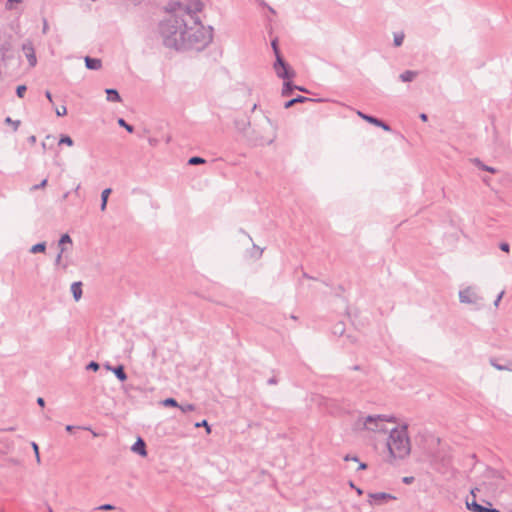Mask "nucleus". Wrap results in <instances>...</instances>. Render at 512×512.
<instances>
[{
  "instance_id": "obj_1",
  "label": "nucleus",
  "mask_w": 512,
  "mask_h": 512,
  "mask_svg": "<svg viewBox=\"0 0 512 512\" xmlns=\"http://www.w3.org/2000/svg\"><path fill=\"white\" fill-rule=\"evenodd\" d=\"M158 30L166 47L177 51L192 49V27H188L179 15H169L167 19L160 21Z\"/></svg>"
},
{
  "instance_id": "obj_2",
  "label": "nucleus",
  "mask_w": 512,
  "mask_h": 512,
  "mask_svg": "<svg viewBox=\"0 0 512 512\" xmlns=\"http://www.w3.org/2000/svg\"><path fill=\"white\" fill-rule=\"evenodd\" d=\"M408 425L403 424L400 428H393L389 432L387 442L389 454L394 459H404L410 454L411 446L408 437Z\"/></svg>"
},
{
  "instance_id": "obj_3",
  "label": "nucleus",
  "mask_w": 512,
  "mask_h": 512,
  "mask_svg": "<svg viewBox=\"0 0 512 512\" xmlns=\"http://www.w3.org/2000/svg\"><path fill=\"white\" fill-rule=\"evenodd\" d=\"M214 37L212 25H204L200 16H194V51H203Z\"/></svg>"
},
{
  "instance_id": "obj_4",
  "label": "nucleus",
  "mask_w": 512,
  "mask_h": 512,
  "mask_svg": "<svg viewBox=\"0 0 512 512\" xmlns=\"http://www.w3.org/2000/svg\"><path fill=\"white\" fill-rule=\"evenodd\" d=\"M273 69L277 77L283 81L293 79L296 76L295 70L283 56L275 58Z\"/></svg>"
},
{
  "instance_id": "obj_5",
  "label": "nucleus",
  "mask_w": 512,
  "mask_h": 512,
  "mask_svg": "<svg viewBox=\"0 0 512 512\" xmlns=\"http://www.w3.org/2000/svg\"><path fill=\"white\" fill-rule=\"evenodd\" d=\"M459 300L461 303L480 305L483 299L473 288L467 287L459 291Z\"/></svg>"
},
{
  "instance_id": "obj_6",
  "label": "nucleus",
  "mask_w": 512,
  "mask_h": 512,
  "mask_svg": "<svg viewBox=\"0 0 512 512\" xmlns=\"http://www.w3.org/2000/svg\"><path fill=\"white\" fill-rule=\"evenodd\" d=\"M165 10L169 13V15H178L177 12L184 11L188 16L192 18V3L183 4L180 1H170L168 2Z\"/></svg>"
},
{
  "instance_id": "obj_7",
  "label": "nucleus",
  "mask_w": 512,
  "mask_h": 512,
  "mask_svg": "<svg viewBox=\"0 0 512 512\" xmlns=\"http://www.w3.org/2000/svg\"><path fill=\"white\" fill-rule=\"evenodd\" d=\"M358 115L366 122H368L376 127L382 128L384 131H387V132L392 131L391 126L387 122L383 121L382 119H380L374 115L366 114L362 111H358Z\"/></svg>"
},
{
  "instance_id": "obj_8",
  "label": "nucleus",
  "mask_w": 512,
  "mask_h": 512,
  "mask_svg": "<svg viewBox=\"0 0 512 512\" xmlns=\"http://www.w3.org/2000/svg\"><path fill=\"white\" fill-rule=\"evenodd\" d=\"M322 101H323L322 98L315 99V98H309V97H306L303 95H296L295 97H292L289 100L285 101L283 104V107L285 109H290L291 107H293L296 104L306 103V102H322Z\"/></svg>"
},
{
  "instance_id": "obj_9",
  "label": "nucleus",
  "mask_w": 512,
  "mask_h": 512,
  "mask_svg": "<svg viewBox=\"0 0 512 512\" xmlns=\"http://www.w3.org/2000/svg\"><path fill=\"white\" fill-rule=\"evenodd\" d=\"M368 496L371 500V503L375 505H380L388 500L395 499L393 495L386 492L369 493Z\"/></svg>"
},
{
  "instance_id": "obj_10",
  "label": "nucleus",
  "mask_w": 512,
  "mask_h": 512,
  "mask_svg": "<svg viewBox=\"0 0 512 512\" xmlns=\"http://www.w3.org/2000/svg\"><path fill=\"white\" fill-rule=\"evenodd\" d=\"M22 49L25 53V56L28 60L29 65L31 67H34L37 63V58H36L35 49H34L32 43L31 42L24 43L22 45Z\"/></svg>"
},
{
  "instance_id": "obj_11",
  "label": "nucleus",
  "mask_w": 512,
  "mask_h": 512,
  "mask_svg": "<svg viewBox=\"0 0 512 512\" xmlns=\"http://www.w3.org/2000/svg\"><path fill=\"white\" fill-rule=\"evenodd\" d=\"M105 368L112 371L119 381L124 382L127 380V374L125 372L123 365H117L115 367H112L109 364H106Z\"/></svg>"
},
{
  "instance_id": "obj_12",
  "label": "nucleus",
  "mask_w": 512,
  "mask_h": 512,
  "mask_svg": "<svg viewBox=\"0 0 512 512\" xmlns=\"http://www.w3.org/2000/svg\"><path fill=\"white\" fill-rule=\"evenodd\" d=\"M84 62H85V67L88 70L97 71L102 67V61L100 58L85 56Z\"/></svg>"
},
{
  "instance_id": "obj_13",
  "label": "nucleus",
  "mask_w": 512,
  "mask_h": 512,
  "mask_svg": "<svg viewBox=\"0 0 512 512\" xmlns=\"http://www.w3.org/2000/svg\"><path fill=\"white\" fill-rule=\"evenodd\" d=\"M377 420H380L382 421V423L384 422H392V423H395L397 421L396 417L393 416V415H383V414H379V415H368L366 417V423H370L372 424V422H375Z\"/></svg>"
},
{
  "instance_id": "obj_14",
  "label": "nucleus",
  "mask_w": 512,
  "mask_h": 512,
  "mask_svg": "<svg viewBox=\"0 0 512 512\" xmlns=\"http://www.w3.org/2000/svg\"><path fill=\"white\" fill-rule=\"evenodd\" d=\"M295 88H297V84L293 82V79L290 80H284L281 90V95L283 97H290L292 96L293 92L295 91Z\"/></svg>"
},
{
  "instance_id": "obj_15",
  "label": "nucleus",
  "mask_w": 512,
  "mask_h": 512,
  "mask_svg": "<svg viewBox=\"0 0 512 512\" xmlns=\"http://www.w3.org/2000/svg\"><path fill=\"white\" fill-rule=\"evenodd\" d=\"M131 450L141 456H146V444L142 438H138L137 441L132 445Z\"/></svg>"
},
{
  "instance_id": "obj_16",
  "label": "nucleus",
  "mask_w": 512,
  "mask_h": 512,
  "mask_svg": "<svg viewBox=\"0 0 512 512\" xmlns=\"http://www.w3.org/2000/svg\"><path fill=\"white\" fill-rule=\"evenodd\" d=\"M106 99L109 102H121L122 98L119 91L115 88H106Z\"/></svg>"
},
{
  "instance_id": "obj_17",
  "label": "nucleus",
  "mask_w": 512,
  "mask_h": 512,
  "mask_svg": "<svg viewBox=\"0 0 512 512\" xmlns=\"http://www.w3.org/2000/svg\"><path fill=\"white\" fill-rule=\"evenodd\" d=\"M364 427L367 430H370V431H373V432H386L387 431L385 429V427H384V423H382V421H380V420L372 422V424L366 423V420H365L364 421Z\"/></svg>"
},
{
  "instance_id": "obj_18",
  "label": "nucleus",
  "mask_w": 512,
  "mask_h": 512,
  "mask_svg": "<svg viewBox=\"0 0 512 512\" xmlns=\"http://www.w3.org/2000/svg\"><path fill=\"white\" fill-rule=\"evenodd\" d=\"M12 45L10 41L5 40L0 44V53L2 61H6L10 57L9 53L11 51Z\"/></svg>"
},
{
  "instance_id": "obj_19",
  "label": "nucleus",
  "mask_w": 512,
  "mask_h": 512,
  "mask_svg": "<svg viewBox=\"0 0 512 512\" xmlns=\"http://www.w3.org/2000/svg\"><path fill=\"white\" fill-rule=\"evenodd\" d=\"M418 75L417 71L414 70H405L399 75V79L402 82H411L413 81L416 76Z\"/></svg>"
},
{
  "instance_id": "obj_20",
  "label": "nucleus",
  "mask_w": 512,
  "mask_h": 512,
  "mask_svg": "<svg viewBox=\"0 0 512 512\" xmlns=\"http://www.w3.org/2000/svg\"><path fill=\"white\" fill-rule=\"evenodd\" d=\"M71 292L76 301L80 300V298L82 296V283L81 282L72 283Z\"/></svg>"
},
{
  "instance_id": "obj_21",
  "label": "nucleus",
  "mask_w": 512,
  "mask_h": 512,
  "mask_svg": "<svg viewBox=\"0 0 512 512\" xmlns=\"http://www.w3.org/2000/svg\"><path fill=\"white\" fill-rule=\"evenodd\" d=\"M111 193H112V189L111 188H106V189H104L102 191V193H101V205H100L101 211H105L106 210L108 198H109Z\"/></svg>"
},
{
  "instance_id": "obj_22",
  "label": "nucleus",
  "mask_w": 512,
  "mask_h": 512,
  "mask_svg": "<svg viewBox=\"0 0 512 512\" xmlns=\"http://www.w3.org/2000/svg\"><path fill=\"white\" fill-rule=\"evenodd\" d=\"M271 48L273 50L275 58L283 56L279 47L278 37H275L271 40Z\"/></svg>"
},
{
  "instance_id": "obj_23",
  "label": "nucleus",
  "mask_w": 512,
  "mask_h": 512,
  "mask_svg": "<svg viewBox=\"0 0 512 512\" xmlns=\"http://www.w3.org/2000/svg\"><path fill=\"white\" fill-rule=\"evenodd\" d=\"M467 508L473 512H485V506L473 500L471 503L467 502Z\"/></svg>"
},
{
  "instance_id": "obj_24",
  "label": "nucleus",
  "mask_w": 512,
  "mask_h": 512,
  "mask_svg": "<svg viewBox=\"0 0 512 512\" xmlns=\"http://www.w3.org/2000/svg\"><path fill=\"white\" fill-rule=\"evenodd\" d=\"M46 250V242H39L30 248V253H43Z\"/></svg>"
},
{
  "instance_id": "obj_25",
  "label": "nucleus",
  "mask_w": 512,
  "mask_h": 512,
  "mask_svg": "<svg viewBox=\"0 0 512 512\" xmlns=\"http://www.w3.org/2000/svg\"><path fill=\"white\" fill-rule=\"evenodd\" d=\"M117 124L124 128L128 133H133L134 132V126L127 123L126 120L124 118H118L117 119Z\"/></svg>"
},
{
  "instance_id": "obj_26",
  "label": "nucleus",
  "mask_w": 512,
  "mask_h": 512,
  "mask_svg": "<svg viewBox=\"0 0 512 512\" xmlns=\"http://www.w3.org/2000/svg\"><path fill=\"white\" fill-rule=\"evenodd\" d=\"M62 144H65L67 146H72L73 139L67 134H61L59 140L57 141V145L60 146Z\"/></svg>"
},
{
  "instance_id": "obj_27",
  "label": "nucleus",
  "mask_w": 512,
  "mask_h": 512,
  "mask_svg": "<svg viewBox=\"0 0 512 512\" xmlns=\"http://www.w3.org/2000/svg\"><path fill=\"white\" fill-rule=\"evenodd\" d=\"M404 37L405 36H404L403 32H396V33H394L393 45L395 47H400L403 44Z\"/></svg>"
},
{
  "instance_id": "obj_28",
  "label": "nucleus",
  "mask_w": 512,
  "mask_h": 512,
  "mask_svg": "<svg viewBox=\"0 0 512 512\" xmlns=\"http://www.w3.org/2000/svg\"><path fill=\"white\" fill-rule=\"evenodd\" d=\"M474 163L476 164V166L480 170L487 171V172H490V173H496L497 172L496 168H494L492 166L485 165L484 162H474Z\"/></svg>"
},
{
  "instance_id": "obj_29",
  "label": "nucleus",
  "mask_w": 512,
  "mask_h": 512,
  "mask_svg": "<svg viewBox=\"0 0 512 512\" xmlns=\"http://www.w3.org/2000/svg\"><path fill=\"white\" fill-rule=\"evenodd\" d=\"M65 244H72V239L67 233L63 234L58 242L60 248L64 247Z\"/></svg>"
},
{
  "instance_id": "obj_30",
  "label": "nucleus",
  "mask_w": 512,
  "mask_h": 512,
  "mask_svg": "<svg viewBox=\"0 0 512 512\" xmlns=\"http://www.w3.org/2000/svg\"><path fill=\"white\" fill-rule=\"evenodd\" d=\"M26 91L27 86L25 84H20L15 89L16 96L19 98H24Z\"/></svg>"
},
{
  "instance_id": "obj_31",
  "label": "nucleus",
  "mask_w": 512,
  "mask_h": 512,
  "mask_svg": "<svg viewBox=\"0 0 512 512\" xmlns=\"http://www.w3.org/2000/svg\"><path fill=\"white\" fill-rule=\"evenodd\" d=\"M262 253H263V249H261L260 247H258L255 244H253V248H252V251L250 253V256L255 258V259H259L262 256Z\"/></svg>"
},
{
  "instance_id": "obj_32",
  "label": "nucleus",
  "mask_w": 512,
  "mask_h": 512,
  "mask_svg": "<svg viewBox=\"0 0 512 512\" xmlns=\"http://www.w3.org/2000/svg\"><path fill=\"white\" fill-rule=\"evenodd\" d=\"M204 9V3L201 0H194V16H198V13Z\"/></svg>"
},
{
  "instance_id": "obj_33",
  "label": "nucleus",
  "mask_w": 512,
  "mask_h": 512,
  "mask_svg": "<svg viewBox=\"0 0 512 512\" xmlns=\"http://www.w3.org/2000/svg\"><path fill=\"white\" fill-rule=\"evenodd\" d=\"M199 427H205L207 434L211 433V426L207 423L206 420L194 422V428H199Z\"/></svg>"
},
{
  "instance_id": "obj_34",
  "label": "nucleus",
  "mask_w": 512,
  "mask_h": 512,
  "mask_svg": "<svg viewBox=\"0 0 512 512\" xmlns=\"http://www.w3.org/2000/svg\"><path fill=\"white\" fill-rule=\"evenodd\" d=\"M56 143V138L53 136H47L46 139L42 142L43 149H46L49 145L52 147Z\"/></svg>"
},
{
  "instance_id": "obj_35",
  "label": "nucleus",
  "mask_w": 512,
  "mask_h": 512,
  "mask_svg": "<svg viewBox=\"0 0 512 512\" xmlns=\"http://www.w3.org/2000/svg\"><path fill=\"white\" fill-rule=\"evenodd\" d=\"M344 331H345V328H344L343 323H338L333 328V334H335V335L341 336V335H343Z\"/></svg>"
},
{
  "instance_id": "obj_36",
  "label": "nucleus",
  "mask_w": 512,
  "mask_h": 512,
  "mask_svg": "<svg viewBox=\"0 0 512 512\" xmlns=\"http://www.w3.org/2000/svg\"><path fill=\"white\" fill-rule=\"evenodd\" d=\"M5 123L13 125V129L16 131L21 122L20 120H12V118L8 116L5 118Z\"/></svg>"
},
{
  "instance_id": "obj_37",
  "label": "nucleus",
  "mask_w": 512,
  "mask_h": 512,
  "mask_svg": "<svg viewBox=\"0 0 512 512\" xmlns=\"http://www.w3.org/2000/svg\"><path fill=\"white\" fill-rule=\"evenodd\" d=\"M55 113L58 117H63L67 114V108L65 105L55 108Z\"/></svg>"
},
{
  "instance_id": "obj_38",
  "label": "nucleus",
  "mask_w": 512,
  "mask_h": 512,
  "mask_svg": "<svg viewBox=\"0 0 512 512\" xmlns=\"http://www.w3.org/2000/svg\"><path fill=\"white\" fill-rule=\"evenodd\" d=\"M99 368H100V365H99V363H98V362H96V361H91V362H89V363L87 364V366H86V369H87V370H92V371H98V370H99Z\"/></svg>"
},
{
  "instance_id": "obj_39",
  "label": "nucleus",
  "mask_w": 512,
  "mask_h": 512,
  "mask_svg": "<svg viewBox=\"0 0 512 512\" xmlns=\"http://www.w3.org/2000/svg\"><path fill=\"white\" fill-rule=\"evenodd\" d=\"M31 446L33 448L37 463H40L41 460H40L39 446L35 442H32Z\"/></svg>"
},
{
  "instance_id": "obj_40",
  "label": "nucleus",
  "mask_w": 512,
  "mask_h": 512,
  "mask_svg": "<svg viewBox=\"0 0 512 512\" xmlns=\"http://www.w3.org/2000/svg\"><path fill=\"white\" fill-rule=\"evenodd\" d=\"M114 509H115V507L111 504H102L95 508V510H101V511H110V510H114Z\"/></svg>"
},
{
  "instance_id": "obj_41",
  "label": "nucleus",
  "mask_w": 512,
  "mask_h": 512,
  "mask_svg": "<svg viewBox=\"0 0 512 512\" xmlns=\"http://www.w3.org/2000/svg\"><path fill=\"white\" fill-rule=\"evenodd\" d=\"M163 404L165 406H174V407L178 406V403H177V401L174 398H167V399H165L163 401Z\"/></svg>"
},
{
  "instance_id": "obj_42",
  "label": "nucleus",
  "mask_w": 512,
  "mask_h": 512,
  "mask_svg": "<svg viewBox=\"0 0 512 512\" xmlns=\"http://www.w3.org/2000/svg\"><path fill=\"white\" fill-rule=\"evenodd\" d=\"M499 248H500V250H501V251H503V252H509V251H510V245H509V243H507V242H501V243L499 244Z\"/></svg>"
},
{
  "instance_id": "obj_43",
  "label": "nucleus",
  "mask_w": 512,
  "mask_h": 512,
  "mask_svg": "<svg viewBox=\"0 0 512 512\" xmlns=\"http://www.w3.org/2000/svg\"><path fill=\"white\" fill-rule=\"evenodd\" d=\"M414 477L413 476H405L402 478V482L406 485H410L414 482Z\"/></svg>"
},
{
  "instance_id": "obj_44",
  "label": "nucleus",
  "mask_w": 512,
  "mask_h": 512,
  "mask_svg": "<svg viewBox=\"0 0 512 512\" xmlns=\"http://www.w3.org/2000/svg\"><path fill=\"white\" fill-rule=\"evenodd\" d=\"M65 251V247L60 248L59 253L57 254V257L55 259V263L58 265L62 259V254Z\"/></svg>"
},
{
  "instance_id": "obj_45",
  "label": "nucleus",
  "mask_w": 512,
  "mask_h": 512,
  "mask_svg": "<svg viewBox=\"0 0 512 512\" xmlns=\"http://www.w3.org/2000/svg\"><path fill=\"white\" fill-rule=\"evenodd\" d=\"M47 184V179H44L40 184L32 186L31 190L43 188Z\"/></svg>"
},
{
  "instance_id": "obj_46",
  "label": "nucleus",
  "mask_w": 512,
  "mask_h": 512,
  "mask_svg": "<svg viewBox=\"0 0 512 512\" xmlns=\"http://www.w3.org/2000/svg\"><path fill=\"white\" fill-rule=\"evenodd\" d=\"M344 460L345 461H355V462H359V458L357 456H351L349 454H347L345 457H344Z\"/></svg>"
},
{
  "instance_id": "obj_47",
  "label": "nucleus",
  "mask_w": 512,
  "mask_h": 512,
  "mask_svg": "<svg viewBox=\"0 0 512 512\" xmlns=\"http://www.w3.org/2000/svg\"><path fill=\"white\" fill-rule=\"evenodd\" d=\"M277 383H278V379L275 376H273L267 380L268 385H276Z\"/></svg>"
},
{
  "instance_id": "obj_48",
  "label": "nucleus",
  "mask_w": 512,
  "mask_h": 512,
  "mask_svg": "<svg viewBox=\"0 0 512 512\" xmlns=\"http://www.w3.org/2000/svg\"><path fill=\"white\" fill-rule=\"evenodd\" d=\"M45 97L50 103H53V95L49 90L45 91Z\"/></svg>"
},
{
  "instance_id": "obj_49",
  "label": "nucleus",
  "mask_w": 512,
  "mask_h": 512,
  "mask_svg": "<svg viewBox=\"0 0 512 512\" xmlns=\"http://www.w3.org/2000/svg\"><path fill=\"white\" fill-rule=\"evenodd\" d=\"M503 295H504V291H501V292L499 293V295L497 296V298L495 299V301H494V305H495V306H498V305H499V302L501 301V299H502Z\"/></svg>"
},
{
  "instance_id": "obj_50",
  "label": "nucleus",
  "mask_w": 512,
  "mask_h": 512,
  "mask_svg": "<svg viewBox=\"0 0 512 512\" xmlns=\"http://www.w3.org/2000/svg\"><path fill=\"white\" fill-rule=\"evenodd\" d=\"M491 364L497 369V370H505L506 367L505 366H502L500 364H497L494 362V360H491Z\"/></svg>"
},
{
  "instance_id": "obj_51",
  "label": "nucleus",
  "mask_w": 512,
  "mask_h": 512,
  "mask_svg": "<svg viewBox=\"0 0 512 512\" xmlns=\"http://www.w3.org/2000/svg\"><path fill=\"white\" fill-rule=\"evenodd\" d=\"M295 90L304 92V93H310V91L306 87L300 86V85H297V88H295Z\"/></svg>"
},
{
  "instance_id": "obj_52",
  "label": "nucleus",
  "mask_w": 512,
  "mask_h": 512,
  "mask_svg": "<svg viewBox=\"0 0 512 512\" xmlns=\"http://www.w3.org/2000/svg\"><path fill=\"white\" fill-rule=\"evenodd\" d=\"M37 404H38L40 407H44V406H45V400H44L42 397H38V398H37Z\"/></svg>"
},
{
  "instance_id": "obj_53",
  "label": "nucleus",
  "mask_w": 512,
  "mask_h": 512,
  "mask_svg": "<svg viewBox=\"0 0 512 512\" xmlns=\"http://www.w3.org/2000/svg\"><path fill=\"white\" fill-rule=\"evenodd\" d=\"M419 118L423 121V122H427L428 121V115L426 113H420L419 114Z\"/></svg>"
},
{
  "instance_id": "obj_54",
  "label": "nucleus",
  "mask_w": 512,
  "mask_h": 512,
  "mask_svg": "<svg viewBox=\"0 0 512 512\" xmlns=\"http://www.w3.org/2000/svg\"><path fill=\"white\" fill-rule=\"evenodd\" d=\"M149 143H150L151 146H155L158 143V139L154 138V137H151V138H149Z\"/></svg>"
},
{
  "instance_id": "obj_55",
  "label": "nucleus",
  "mask_w": 512,
  "mask_h": 512,
  "mask_svg": "<svg viewBox=\"0 0 512 512\" xmlns=\"http://www.w3.org/2000/svg\"><path fill=\"white\" fill-rule=\"evenodd\" d=\"M184 412L186 411H192V404H186L185 406L181 407Z\"/></svg>"
},
{
  "instance_id": "obj_56",
  "label": "nucleus",
  "mask_w": 512,
  "mask_h": 512,
  "mask_svg": "<svg viewBox=\"0 0 512 512\" xmlns=\"http://www.w3.org/2000/svg\"><path fill=\"white\" fill-rule=\"evenodd\" d=\"M65 429L67 432L72 433L76 429V427L73 425H67Z\"/></svg>"
},
{
  "instance_id": "obj_57",
  "label": "nucleus",
  "mask_w": 512,
  "mask_h": 512,
  "mask_svg": "<svg viewBox=\"0 0 512 512\" xmlns=\"http://www.w3.org/2000/svg\"><path fill=\"white\" fill-rule=\"evenodd\" d=\"M485 512H500V510L493 507H486Z\"/></svg>"
},
{
  "instance_id": "obj_58",
  "label": "nucleus",
  "mask_w": 512,
  "mask_h": 512,
  "mask_svg": "<svg viewBox=\"0 0 512 512\" xmlns=\"http://www.w3.org/2000/svg\"><path fill=\"white\" fill-rule=\"evenodd\" d=\"M47 29H48V23H47V20L44 19L43 20V33H46L47 32Z\"/></svg>"
},
{
  "instance_id": "obj_59",
  "label": "nucleus",
  "mask_w": 512,
  "mask_h": 512,
  "mask_svg": "<svg viewBox=\"0 0 512 512\" xmlns=\"http://www.w3.org/2000/svg\"><path fill=\"white\" fill-rule=\"evenodd\" d=\"M367 468V464L363 462H359L358 470H365Z\"/></svg>"
},
{
  "instance_id": "obj_60",
  "label": "nucleus",
  "mask_w": 512,
  "mask_h": 512,
  "mask_svg": "<svg viewBox=\"0 0 512 512\" xmlns=\"http://www.w3.org/2000/svg\"><path fill=\"white\" fill-rule=\"evenodd\" d=\"M22 2L23 0H7V4H19Z\"/></svg>"
},
{
  "instance_id": "obj_61",
  "label": "nucleus",
  "mask_w": 512,
  "mask_h": 512,
  "mask_svg": "<svg viewBox=\"0 0 512 512\" xmlns=\"http://www.w3.org/2000/svg\"><path fill=\"white\" fill-rule=\"evenodd\" d=\"M257 1L260 6L267 8L268 4L264 0H257Z\"/></svg>"
},
{
  "instance_id": "obj_62",
  "label": "nucleus",
  "mask_w": 512,
  "mask_h": 512,
  "mask_svg": "<svg viewBox=\"0 0 512 512\" xmlns=\"http://www.w3.org/2000/svg\"><path fill=\"white\" fill-rule=\"evenodd\" d=\"M28 141H29L30 143H35V142H36V136L31 135V136L28 138Z\"/></svg>"
},
{
  "instance_id": "obj_63",
  "label": "nucleus",
  "mask_w": 512,
  "mask_h": 512,
  "mask_svg": "<svg viewBox=\"0 0 512 512\" xmlns=\"http://www.w3.org/2000/svg\"><path fill=\"white\" fill-rule=\"evenodd\" d=\"M267 9L268 11L271 13V14H276V11L273 7H271L270 5L267 6Z\"/></svg>"
},
{
  "instance_id": "obj_64",
  "label": "nucleus",
  "mask_w": 512,
  "mask_h": 512,
  "mask_svg": "<svg viewBox=\"0 0 512 512\" xmlns=\"http://www.w3.org/2000/svg\"><path fill=\"white\" fill-rule=\"evenodd\" d=\"M356 492L358 495H362L363 494V490L360 489V488H355Z\"/></svg>"
}]
</instances>
